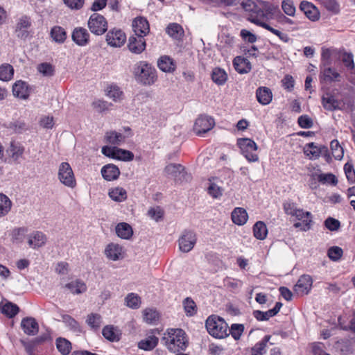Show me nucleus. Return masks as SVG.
<instances>
[{
	"label": "nucleus",
	"instance_id": "nucleus-6",
	"mask_svg": "<svg viewBox=\"0 0 355 355\" xmlns=\"http://www.w3.org/2000/svg\"><path fill=\"white\" fill-rule=\"evenodd\" d=\"M58 177L61 183L69 188L76 186V181L73 170L67 162H62L58 168Z\"/></svg>",
	"mask_w": 355,
	"mask_h": 355
},
{
	"label": "nucleus",
	"instance_id": "nucleus-18",
	"mask_svg": "<svg viewBox=\"0 0 355 355\" xmlns=\"http://www.w3.org/2000/svg\"><path fill=\"white\" fill-rule=\"evenodd\" d=\"M248 19L250 22L259 26H261V24H259L260 22L262 24H266L265 22V20H268L267 17L265 15L263 9L261 8L259 1H257V5L253 9L252 13L250 14V16L248 17Z\"/></svg>",
	"mask_w": 355,
	"mask_h": 355
},
{
	"label": "nucleus",
	"instance_id": "nucleus-2",
	"mask_svg": "<svg viewBox=\"0 0 355 355\" xmlns=\"http://www.w3.org/2000/svg\"><path fill=\"white\" fill-rule=\"evenodd\" d=\"M136 81L145 86L153 85L157 80L156 69L146 61L137 62L132 69Z\"/></svg>",
	"mask_w": 355,
	"mask_h": 355
},
{
	"label": "nucleus",
	"instance_id": "nucleus-21",
	"mask_svg": "<svg viewBox=\"0 0 355 355\" xmlns=\"http://www.w3.org/2000/svg\"><path fill=\"white\" fill-rule=\"evenodd\" d=\"M101 174L105 180L112 181L116 180L119 178L120 175V171L116 165L109 164L102 168Z\"/></svg>",
	"mask_w": 355,
	"mask_h": 355
},
{
	"label": "nucleus",
	"instance_id": "nucleus-23",
	"mask_svg": "<svg viewBox=\"0 0 355 355\" xmlns=\"http://www.w3.org/2000/svg\"><path fill=\"white\" fill-rule=\"evenodd\" d=\"M24 147L19 143L11 141L7 149L9 157L14 161L18 162L24 153Z\"/></svg>",
	"mask_w": 355,
	"mask_h": 355
},
{
	"label": "nucleus",
	"instance_id": "nucleus-19",
	"mask_svg": "<svg viewBox=\"0 0 355 355\" xmlns=\"http://www.w3.org/2000/svg\"><path fill=\"white\" fill-rule=\"evenodd\" d=\"M46 241V235L42 232L37 231L29 236L28 243L31 248L36 249L44 245Z\"/></svg>",
	"mask_w": 355,
	"mask_h": 355
},
{
	"label": "nucleus",
	"instance_id": "nucleus-15",
	"mask_svg": "<svg viewBox=\"0 0 355 355\" xmlns=\"http://www.w3.org/2000/svg\"><path fill=\"white\" fill-rule=\"evenodd\" d=\"M146 40L143 37L132 35L129 37L128 47L132 53H141L146 49Z\"/></svg>",
	"mask_w": 355,
	"mask_h": 355
},
{
	"label": "nucleus",
	"instance_id": "nucleus-46",
	"mask_svg": "<svg viewBox=\"0 0 355 355\" xmlns=\"http://www.w3.org/2000/svg\"><path fill=\"white\" fill-rule=\"evenodd\" d=\"M102 322V318L98 313H91L87 315L86 323L93 330L97 331Z\"/></svg>",
	"mask_w": 355,
	"mask_h": 355
},
{
	"label": "nucleus",
	"instance_id": "nucleus-62",
	"mask_svg": "<svg viewBox=\"0 0 355 355\" xmlns=\"http://www.w3.org/2000/svg\"><path fill=\"white\" fill-rule=\"evenodd\" d=\"M259 24H261V27L264 28L265 29H266V30L269 31L270 32H271L272 33L275 34L283 42H288V41L290 40V38L287 34L283 33L281 31H279V30L275 29L274 28L271 27L268 24H262L261 22Z\"/></svg>",
	"mask_w": 355,
	"mask_h": 355
},
{
	"label": "nucleus",
	"instance_id": "nucleus-17",
	"mask_svg": "<svg viewBox=\"0 0 355 355\" xmlns=\"http://www.w3.org/2000/svg\"><path fill=\"white\" fill-rule=\"evenodd\" d=\"M21 327L24 332L28 336H35L39 331V325L37 320L32 317H26L22 319Z\"/></svg>",
	"mask_w": 355,
	"mask_h": 355
},
{
	"label": "nucleus",
	"instance_id": "nucleus-59",
	"mask_svg": "<svg viewBox=\"0 0 355 355\" xmlns=\"http://www.w3.org/2000/svg\"><path fill=\"white\" fill-rule=\"evenodd\" d=\"M259 24H261V27L264 28L265 29H266V30L269 31L270 32H271L272 33L275 34L283 42H288V41L290 40V38L287 34L283 33L281 31H279V30L275 29L274 28L271 27L268 24H262L261 22Z\"/></svg>",
	"mask_w": 355,
	"mask_h": 355
},
{
	"label": "nucleus",
	"instance_id": "nucleus-47",
	"mask_svg": "<svg viewBox=\"0 0 355 355\" xmlns=\"http://www.w3.org/2000/svg\"><path fill=\"white\" fill-rule=\"evenodd\" d=\"M109 196L116 202H122L127 198L126 191L122 187H116L109 191Z\"/></svg>",
	"mask_w": 355,
	"mask_h": 355
},
{
	"label": "nucleus",
	"instance_id": "nucleus-54",
	"mask_svg": "<svg viewBox=\"0 0 355 355\" xmlns=\"http://www.w3.org/2000/svg\"><path fill=\"white\" fill-rule=\"evenodd\" d=\"M244 329L243 324L234 323L231 325L230 328V333L228 334H230L235 340H238L240 339Z\"/></svg>",
	"mask_w": 355,
	"mask_h": 355
},
{
	"label": "nucleus",
	"instance_id": "nucleus-22",
	"mask_svg": "<svg viewBox=\"0 0 355 355\" xmlns=\"http://www.w3.org/2000/svg\"><path fill=\"white\" fill-rule=\"evenodd\" d=\"M293 216H295L299 220H303V227H302V231L306 232L311 229V224L313 223L311 212L304 211L303 209H297Z\"/></svg>",
	"mask_w": 355,
	"mask_h": 355
},
{
	"label": "nucleus",
	"instance_id": "nucleus-53",
	"mask_svg": "<svg viewBox=\"0 0 355 355\" xmlns=\"http://www.w3.org/2000/svg\"><path fill=\"white\" fill-rule=\"evenodd\" d=\"M330 147L333 156L336 159L340 160L344 154V151L338 140L334 139L331 141Z\"/></svg>",
	"mask_w": 355,
	"mask_h": 355
},
{
	"label": "nucleus",
	"instance_id": "nucleus-7",
	"mask_svg": "<svg viewBox=\"0 0 355 355\" xmlns=\"http://www.w3.org/2000/svg\"><path fill=\"white\" fill-rule=\"evenodd\" d=\"M102 153L106 157L122 160L125 162L132 161L134 159V154L129 150L118 148L116 147L103 146Z\"/></svg>",
	"mask_w": 355,
	"mask_h": 355
},
{
	"label": "nucleus",
	"instance_id": "nucleus-5",
	"mask_svg": "<svg viewBox=\"0 0 355 355\" xmlns=\"http://www.w3.org/2000/svg\"><path fill=\"white\" fill-rule=\"evenodd\" d=\"M89 31L94 35H102L107 30V21L101 15L92 14L87 22Z\"/></svg>",
	"mask_w": 355,
	"mask_h": 355
},
{
	"label": "nucleus",
	"instance_id": "nucleus-39",
	"mask_svg": "<svg viewBox=\"0 0 355 355\" xmlns=\"http://www.w3.org/2000/svg\"><path fill=\"white\" fill-rule=\"evenodd\" d=\"M0 311L8 318H12L17 315L19 311V308L17 304L8 302L2 306H0Z\"/></svg>",
	"mask_w": 355,
	"mask_h": 355
},
{
	"label": "nucleus",
	"instance_id": "nucleus-20",
	"mask_svg": "<svg viewBox=\"0 0 355 355\" xmlns=\"http://www.w3.org/2000/svg\"><path fill=\"white\" fill-rule=\"evenodd\" d=\"M103 337L110 342L119 341L121 337V332L113 325H106L102 330Z\"/></svg>",
	"mask_w": 355,
	"mask_h": 355
},
{
	"label": "nucleus",
	"instance_id": "nucleus-32",
	"mask_svg": "<svg viewBox=\"0 0 355 355\" xmlns=\"http://www.w3.org/2000/svg\"><path fill=\"white\" fill-rule=\"evenodd\" d=\"M157 66L164 72L171 73L175 69V64L173 59L167 55L162 56L157 61Z\"/></svg>",
	"mask_w": 355,
	"mask_h": 355
},
{
	"label": "nucleus",
	"instance_id": "nucleus-28",
	"mask_svg": "<svg viewBox=\"0 0 355 355\" xmlns=\"http://www.w3.org/2000/svg\"><path fill=\"white\" fill-rule=\"evenodd\" d=\"M259 1L267 17V19H272L275 15H280L281 12L277 4L263 0H260Z\"/></svg>",
	"mask_w": 355,
	"mask_h": 355
},
{
	"label": "nucleus",
	"instance_id": "nucleus-44",
	"mask_svg": "<svg viewBox=\"0 0 355 355\" xmlns=\"http://www.w3.org/2000/svg\"><path fill=\"white\" fill-rule=\"evenodd\" d=\"M105 141L112 145H120L125 139V137L115 131L107 132L105 136Z\"/></svg>",
	"mask_w": 355,
	"mask_h": 355
},
{
	"label": "nucleus",
	"instance_id": "nucleus-37",
	"mask_svg": "<svg viewBox=\"0 0 355 355\" xmlns=\"http://www.w3.org/2000/svg\"><path fill=\"white\" fill-rule=\"evenodd\" d=\"M322 104L325 110L334 111L339 109L340 102L334 96L327 94L322 97Z\"/></svg>",
	"mask_w": 355,
	"mask_h": 355
},
{
	"label": "nucleus",
	"instance_id": "nucleus-45",
	"mask_svg": "<svg viewBox=\"0 0 355 355\" xmlns=\"http://www.w3.org/2000/svg\"><path fill=\"white\" fill-rule=\"evenodd\" d=\"M12 202L8 196L0 193V218L6 216L10 211Z\"/></svg>",
	"mask_w": 355,
	"mask_h": 355
},
{
	"label": "nucleus",
	"instance_id": "nucleus-64",
	"mask_svg": "<svg viewBox=\"0 0 355 355\" xmlns=\"http://www.w3.org/2000/svg\"><path fill=\"white\" fill-rule=\"evenodd\" d=\"M282 8L284 13L288 16H294L295 7L292 0H284L282 2Z\"/></svg>",
	"mask_w": 355,
	"mask_h": 355
},
{
	"label": "nucleus",
	"instance_id": "nucleus-56",
	"mask_svg": "<svg viewBox=\"0 0 355 355\" xmlns=\"http://www.w3.org/2000/svg\"><path fill=\"white\" fill-rule=\"evenodd\" d=\"M164 211L159 206L150 207L148 211V216L155 221L163 218Z\"/></svg>",
	"mask_w": 355,
	"mask_h": 355
},
{
	"label": "nucleus",
	"instance_id": "nucleus-36",
	"mask_svg": "<svg viewBox=\"0 0 355 355\" xmlns=\"http://www.w3.org/2000/svg\"><path fill=\"white\" fill-rule=\"evenodd\" d=\"M115 230L117 236L123 239H129L133 234L132 227L126 223H119Z\"/></svg>",
	"mask_w": 355,
	"mask_h": 355
},
{
	"label": "nucleus",
	"instance_id": "nucleus-14",
	"mask_svg": "<svg viewBox=\"0 0 355 355\" xmlns=\"http://www.w3.org/2000/svg\"><path fill=\"white\" fill-rule=\"evenodd\" d=\"M123 248L114 243H109L105 249L106 257L112 261H118L123 258Z\"/></svg>",
	"mask_w": 355,
	"mask_h": 355
},
{
	"label": "nucleus",
	"instance_id": "nucleus-10",
	"mask_svg": "<svg viewBox=\"0 0 355 355\" xmlns=\"http://www.w3.org/2000/svg\"><path fill=\"white\" fill-rule=\"evenodd\" d=\"M164 172L166 176L173 178L176 182L186 180L187 175L184 167L179 164H168L164 168Z\"/></svg>",
	"mask_w": 355,
	"mask_h": 355
},
{
	"label": "nucleus",
	"instance_id": "nucleus-29",
	"mask_svg": "<svg viewBox=\"0 0 355 355\" xmlns=\"http://www.w3.org/2000/svg\"><path fill=\"white\" fill-rule=\"evenodd\" d=\"M336 349L343 355H349L353 352L354 342L349 338H343L336 343Z\"/></svg>",
	"mask_w": 355,
	"mask_h": 355
},
{
	"label": "nucleus",
	"instance_id": "nucleus-26",
	"mask_svg": "<svg viewBox=\"0 0 355 355\" xmlns=\"http://www.w3.org/2000/svg\"><path fill=\"white\" fill-rule=\"evenodd\" d=\"M300 8L309 19L315 21L319 19V12L312 3L303 1L301 2Z\"/></svg>",
	"mask_w": 355,
	"mask_h": 355
},
{
	"label": "nucleus",
	"instance_id": "nucleus-24",
	"mask_svg": "<svg viewBox=\"0 0 355 355\" xmlns=\"http://www.w3.org/2000/svg\"><path fill=\"white\" fill-rule=\"evenodd\" d=\"M256 97L259 103L266 105L271 102L272 94L268 87H260L256 91Z\"/></svg>",
	"mask_w": 355,
	"mask_h": 355
},
{
	"label": "nucleus",
	"instance_id": "nucleus-51",
	"mask_svg": "<svg viewBox=\"0 0 355 355\" xmlns=\"http://www.w3.org/2000/svg\"><path fill=\"white\" fill-rule=\"evenodd\" d=\"M184 309L187 316H193L197 312V306L195 302L191 297H186L183 301Z\"/></svg>",
	"mask_w": 355,
	"mask_h": 355
},
{
	"label": "nucleus",
	"instance_id": "nucleus-27",
	"mask_svg": "<svg viewBox=\"0 0 355 355\" xmlns=\"http://www.w3.org/2000/svg\"><path fill=\"white\" fill-rule=\"evenodd\" d=\"M340 75L334 69L331 67H324L321 69L320 79L321 82H334L339 81Z\"/></svg>",
	"mask_w": 355,
	"mask_h": 355
},
{
	"label": "nucleus",
	"instance_id": "nucleus-63",
	"mask_svg": "<svg viewBox=\"0 0 355 355\" xmlns=\"http://www.w3.org/2000/svg\"><path fill=\"white\" fill-rule=\"evenodd\" d=\"M252 315L258 321H268L270 318L274 317L270 309L266 311L255 310L253 311Z\"/></svg>",
	"mask_w": 355,
	"mask_h": 355
},
{
	"label": "nucleus",
	"instance_id": "nucleus-30",
	"mask_svg": "<svg viewBox=\"0 0 355 355\" xmlns=\"http://www.w3.org/2000/svg\"><path fill=\"white\" fill-rule=\"evenodd\" d=\"M234 67L239 73H246L251 70L250 61L245 58L237 56L233 61Z\"/></svg>",
	"mask_w": 355,
	"mask_h": 355
},
{
	"label": "nucleus",
	"instance_id": "nucleus-3",
	"mask_svg": "<svg viewBox=\"0 0 355 355\" xmlns=\"http://www.w3.org/2000/svg\"><path fill=\"white\" fill-rule=\"evenodd\" d=\"M205 327L207 332L212 337L222 339L229 336L227 333L228 325L223 318L211 315L208 317L205 322Z\"/></svg>",
	"mask_w": 355,
	"mask_h": 355
},
{
	"label": "nucleus",
	"instance_id": "nucleus-41",
	"mask_svg": "<svg viewBox=\"0 0 355 355\" xmlns=\"http://www.w3.org/2000/svg\"><path fill=\"white\" fill-rule=\"evenodd\" d=\"M166 33L173 38L180 40L184 35L182 27L176 23L170 24L166 30Z\"/></svg>",
	"mask_w": 355,
	"mask_h": 355
},
{
	"label": "nucleus",
	"instance_id": "nucleus-49",
	"mask_svg": "<svg viewBox=\"0 0 355 355\" xmlns=\"http://www.w3.org/2000/svg\"><path fill=\"white\" fill-rule=\"evenodd\" d=\"M14 74V69L9 64H3L0 66V80L8 81L12 79Z\"/></svg>",
	"mask_w": 355,
	"mask_h": 355
},
{
	"label": "nucleus",
	"instance_id": "nucleus-57",
	"mask_svg": "<svg viewBox=\"0 0 355 355\" xmlns=\"http://www.w3.org/2000/svg\"><path fill=\"white\" fill-rule=\"evenodd\" d=\"M321 4L329 11L334 14L340 12V6L336 0H320Z\"/></svg>",
	"mask_w": 355,
	"mask_h": 355
},
{
	"label": "nucleus",
	"instance_id": "nucleus-60",
	"mask_svg": "<svg viewBox=\"0 0 355 355\" xmlns=\"http://www.w3.org/2000/svg\"><path fill=\"white\" fill-rule=\"evenodd\" d=\"M259 24H261V27L264 28L265 29H266V30L269 31L270 32H271L272 33L275 34L283 42H288V41L290 40V38L287 34L283 33L281 31H279V30L275 29L274 28L271 27L268 24H262L261 22Z\"/></svg>",
	"mask_w": 355,
	"mask_h": 355
},
{
	"label": "nucleus",
	"instance_id": "nucleus-12",
	"mask_svg": "<svg viewBox=\"0 0 355 355\" xmlns=\"http://www.w3.org/2000/svg\"><path fill=\"white\" fill-rule=\"evenodd\" d=\"M32 22L30 17L27 15L21 16L15 26V33L17 37L26 40L28 35L29 32L28 29L31 26Z\"/></svg>",
	"mask_w": 355,
	"mask_h": 355
},
{
	"label": "nucleus",
	"instance_id": "nucleus-33",
	"mask_svg": "<svg viewBox=\"0 0 355 355\" xmlns=\"http://www.w3.org/2000/svg\"><path fill=\"white\" fill-rule=\"evenodd\" d=\"M62 322L65 326L72 332L76 334H80L83 331V329L79 322L76 320L71 315L64 314L62 315Z\"/></svg>",
	"mask_w": 355,
	"mask_h": 355
},
{
	"label": "nucleus",
	"instance_id": "nucleus-42",
	"mask_svg": "<svg viewBox=\"0 0 355 355\" xmlns=\"http://www.w3.org/2000/svg\"><path fill=\"white\" fill-rule=\"evenodd\" d=\"M212 80L218 85H223L227 79V75L224 69L220 68H215L211 73Z\"/></svg>",
	"mask_w": 355,
	"mask_h": 355
},
{
	"label": "nucleus",
	"instance_id": "nucleus-35",
	"mask_svg": "<svg viewBox=\"0 0 355 355\" xmlns=\"http://www.w3.org/2000/svg\"><path fill=\"white\" fill-rule=\"evenodd\" d=\"M55 345L58 352L62 355H68L72 349L71 343L65 338L58 337L55 340Z\"/></svg>",
	"mask_w": 355,
	"mask_h": 355
},
{
	"label": "nucleus",
	"instance_id": "nucleus-50",
	"mask_svg": "<svg viewBox=\"0 0 355 355\" xmlns=\"http://www.w3.org/2000/svg\"><path fill=\"white\" fill-rule=\"evenodd\" d=\"M127 306L132 309H137L141 304L140 297L134 293H129L125 299Z\"/></svg>",
	"mask_w": 355,
	"mask_h": 355
},
{
	"label": "nucleus",
	"instance_id": "nucleus-40",
	"mask_svg": "<svg viewBox=\"0 0 355 355\" xmlns=\"http://www.w3.org/2000/svg\"><path fill=\"white\" fill-rule=\"evenodd\" d=\"M253 234L257 239H265L268 234L266 224L263 221H257L253 226Z\"/></svg>",
	"mask_w": 355,
	"mask_h": 355
},
{
	"label": "nucleus",
	"instance_id": "nucleus-9",
	"mask_svg": "<svg viewBox=\"0 0 355 355\" xmlns=\"http://www.w3.org/2000/svg\"><path fill=\"white\" fill-rule=\"evenodd\" d=\"M197 241L194 232L184 230L179 238V248L183 252H190L194 247Z\"/></svg>",
	"mask_w": 355,
	"mask_h": 355
},
{
	"label": "nucleus",
	"instance_id": "nucleus-48",
	"mask_svg": "<svg viewBox=\"0 0 355 355\" xmlns=\"http://www.w3.org/2000/svg\"><path fill=\"white\" fill-rule=\"evenodd\" d=\"M143 317L146 323L154 324L159 320V313L153 309H146L143 312Z\"/></svg>",
	"mask_w": 355,
	"mask_h": 355
},
{
	"label": "nucleus",
	"instance_id": "nucleus-1",
	"mask_svg": "<svg viewBox=\"0 0 355 355\" xmlns=\"http://www.w3.org/2000/svg\"><path fill=\"white\" fill-rule=\"evenodd\" d=\"M161 343L173 353L184 351L188 346L186 333L182 329H168Z\"/></svg>",
	"mask_w": 355,
	"mask_h": 355
},
{
	"label": "nucleus",
	"instance_id": "nucleus-4",
	"mask_svg": "<svg viewBox=\"0 0 355 355\" xmlns=\"http://www.w3.org/2000/svg\"><path fill=\"white\" fill-rule=\"evenodd\" d=\"M237 145L241 149L242 155L250 162L259 161V156L254 153L258 147L257 144L249 138H240L237 139Z\"/></svg>",
	"mask_w": 355,
	"mask_h": 355
},
{
	"label": "nucleus",
	"instance_id": "nucleus-25",
	"mask_svg": "<svg viewBox=\"0 0 355 355\" xmlns=\"http://www.w3.org/2000/svg\"><path fill=\"white\" fill-rule=\"evenodd\" d=\"M12 94L19 98L27 99L29 92L26 83L21 80L17 81L12 86Z\"/></svg>",
	"mask_w": 355,
	"mask_h": 355
},
{
	"label": "nucleus",
	"instance_id": "nucleus-38",
	"mask_svg": "<svg viewBox=\"0 0 355 355\" xmlns=\"http://www.w3.org/2000/svg\"><path fill=\"white\" fill-rule=\"evenodd\" d=\"M107 95L115 102L121 101L123 98V92L116 85H110L106 89Z\"/></svg>",
	"mask_w": 355,
	"mask_h": 355
},
{
	"label": "nucleus",
	"instance_id": "nucleus-11",
	"mask_svg": "<svg viewBox=\"0 0 355 355\" xmlns=\"http://www.w3.org/2000/svg\"><path fill=\"white\" fill-rule=\"evenodd\" d=\"M126 40L125 34L120 29L113 28L106 35L107 44L112 47H121Z\"/></svg>",
	"mask_w": 355,
	"mask_h": 355
},
{
	"label": "nucleus",
	"instance_id": "nucleus-52",
	"mask_svg": "<svg viewBox=\"0 0 355 355\" xmlns=\"http://www.w3.org/2000/svg\"><path fill=\"white\" fill-rule=\"evenodd\" d=\"M37 71L44 76L51 77L55 73V67L53 64L48 62H43L37 65Z\"/></svg>",
	"mask_w": 355,
	"mask_h": 355
},
{
	"label": "nucleus",
	"instance_id": "nucleus-13",
	"mask_svg": "<svg viewBox=\"0 0 355 355\" xmlns=\"http://www.w3.org/2000/svg\"><path fill=\"white\" fill-rule=\"evenodd\" d=\"M132 28L135 33V36L144 37L150 31L149 24L147 19L143 17H139L134 19Z\"/></svg>",
	"mask_w": 355,
	"mask_h": 355
},
{
	"label": "nucleus",
	"instance_id": "nucleus-43",
	"mask_svg": "<svg viewBox=\"0 0 355 355\" xmlns=\"http://www.w3.org/2000/svg\"><path fill=\"white\" fill-rule=\"evenodd\" d=\"M51 36L55 42L63 43L67 38V33L63 28L55 26L51 28Z\"/></svg>",
	"mask_w": 355,
	"mask_h": 355
},
{
	"label": "nucleus",
	"instance_id": "nucleus-31",
	"mask_svg": "<svg viewBox=\"0 0 355 355\" xmlns=\"http://www.w3.org/2000/svg\"><path fill=\"white\" fill-rule=\"evenodd\" d=\"M231 216L233 223L238 225H244L248 218L246 210L241 207L235 208L232 211Z\"/></svg>",
	"mask_w": 355,
	"mask_h": 355
},
{
	"label": "nucleus",
	"instance_id": "nucleus-16",
	"mask_svg": "<svg viewBox=\"0 0 355 355\" xmlns=\"http://www.w3.org/2000/svg\"><path fill=\"white\" fill-rule=\"evenodd\" d=\"M73 41L78 46H83L89 42V33L83 27L75 28L71 35Z\"/></svg>",
	"mask_w": 355,
	"mask_h": 355
},
{
	"label": "nucleus",
	"instance_id": "nucleus-55",
	"mask_svg": "<svg viewBox=\"0 0 355 355\" xmlns=\"http://www.w3.org/2000/svg\"><path fill=\"white\" fill-rule=\"evenodd\" d=\"M343 254V250L338 246H332L329 248L327 251V255L329 258L334 261H338L341 259Z\"/></svg>",
	"mask_w": 355,
	"mask_h": 355
},
{
	"label": "nucleus",
	"instance_id": "nucleus-34",
	"mask_svg": "<svg viewBox=\"0 0 355 355\" xmlns=\"http://www.w3.org/2000/svg\"><path fill=\"white\" fill-rule=\"evenodd\" d=\"M159 338L154 336H148L138 343V347L144 351H151L158 345Z\"/></svg>",
	"mask_w": 355,
	"mask_h": 355
},
{
	"label": "nucleus",
	"instance_id": "nucleus-8",
	"mask_svg": "<svg viewBox=\"0 0 355 355\" xmlns=\"http://www.w3.org/2000/svg\"><path fill=\"white\" fill-rule=\"evenodd\" d=\"M215 125V121L213 118L207 115L199 116L193 126V130L198 135H202L211 130Z\"/></svg>",
	"mask_w": 355,
	"mask_h": 355
},
{
	"label": "nucleus",
	"instance_id": "nucleus-58",
	"mask_svg": "<svg viewBox=\"0 0 355 355\" xmlns=\"http://www.w3.org/2000/svg\"><path fill=\"white\" fill-rule=\"evenodd\" d=\"M313 280L310 275H303L299 278L295 286L298 288H310L312 286Z\"/></svg>",
	"mask_w": 355,
	"mask_h": 355
},
{
	"label": "nucleus",
	"instance_id": "nucleus-61",
	"mask_svg": "<svg viewBox=\"0 0 355 355\" xmlns=\"http://www.w3.org/2000/svg\"><path fill=\"white\" fill-rule=\"evenodd\" d=\"M259 24H261V27L264 28L265 29H266V30L269 31L270 32H271L272 33L275 34L283 42H288V41L290 40V38L287 34L283 33L281 31H279V30L275 29L274 28L271 27L268 24H262L261 22Z\"/></svg>",
	"mask_w": 355,
	"mask_h": 355
}]
</instances>
